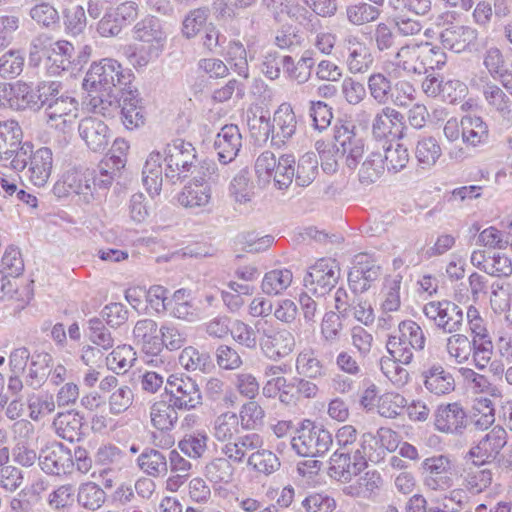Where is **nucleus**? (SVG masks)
Instances as JSON below:
<instances>
[{
    "instance_id": "obj_1",
    "label": "nucleus",
    "mask_w": 512,
    "mask_h": 512,
    "mask_svg": "<svg viewBox=\"0 0 512 512\" xmlns=\"http://www.w3.org/2000/svg\"><path fill=\"white\" fill-rule=\"evenodd\" d=\"M129 77L130 74L124 73L117 60L105 58L93 63L83 81V87L88 92L93 110L105 115L112 107H116L118 103L116 87L126 84Z\"/></svg>"
},
{
    "instance_id": "obj_2",
    "label": "nucleus",
    "mask_w": 512,
    "mask_h": 512,
    "mask_svg": "<svg viewBox=\"0 0 512 512\" xmlns=\"http://www.w3.org/2000/svg\"><path fill=\"white\" fill-rule=\"evenodd\" d=\"M256 123L259 124V140L266 141L270 137L272 146L281 148L296 133L297 119L290 103L284 102L275 110L272 123L269 118L260 116L253 119L250 129L253 135H256L254 129Z\"/></svg>"
},
{
    "instance_id": "obj_3",
    "label": "nucleus",
    "mask_w": 512,
    "mask_h": 512,
    "mask_svg": "<svg viewBox=\"0 0 512 512\" xmlns=\"http://www.w3.org/2000/svg\"><path fill=\"white\" fill-rule=\"evenodd\" d=\"M426 337L421 326L413 320L398 323V329L389 336L386 348L390 356L404 365L410 364L415 351H422Z\"/></svg>"
},
{
    "instance_id": "obj_4",
    "label": "nucleus",
    "mask_w": 512,
    "mask_h": 512,
    "mask_svg": "<svg viewBox=\"0 0 512 512\" xmlns=\"http://www.w3.org/2000/svg\"><path fill=\"white\" fill-rule=\"evenodd\" d=\"M372 443H376L371 434H364L360 448L350 451L336 450L330 458V475L341 482H349L353 476L358 475L367 465V458H371Z\"/></svg>"
},
{
    "instance_id": "obj_5",
    "label": "nucleus",
    "mask_w": 512,
    "mask_h": 512,
    "mask_svg": "<svg viewBox=\"0 0 512 512\" xmlns=\"http://www.w3.org/2000/svg\"><path fill=\"white\" fill-rule=\"evenodd\" d=\"M164 161L166 163L165 177L172 182L187 176L188 172L197 167V156L194 146L183 139H175L167 144Z\"/></svg>"
},
{
    "instance_id": "obj_6",
    "label": "nucleus",
    "mask_w": 512,
    "mask_h": 512,
    "mask_svg": "<svg viewBox=\"0 0 512 512\" xmlns=\"http://www.w3.org/2000/svg\"><path fill=\"white\" fill-rule=\"evenodd\" d=\"M333 443L331 433L309 420L302 423L297 435L292 437V449L303 457H316L324 454Z\"/></svg>"
},
{
    "instance_id": "obj_7",
    "label": "nucleus",
    "mask_w": 512,
    "mask_h": 512,
    "mask_svg": "<svg viewBox=\"0 0 512 512\" xmlns=\"http://www.w3.org/2000/svg\"><path fill=\"white\" fill-rule=\"evenodd\" d=\"M423 485L434 492H444L454 485V462L449 455L425 458L421 464Z\"/></svg>"
},
{
    "instance_id": "obj_8",
    "label": "nucleus",
    "mask_w": 512,
    "mask_h": 512,
    "mask_svg": "<svg viewBox=\"0 0 512 512\" xmlns=\"http://www.w3.org/2000/svg\"><path fill=\"white\" fill-rule=\"evenodd\" d=\"M165 391L169 396V402L177 410L190 411L203 404L200 387L190 377L170 375L166 381Z\"/></svg>"
},
{
    "instance_id": "obj_9",
    "label": "nucleus",
    "mask_w": 512,
    "mask_h": 512,
    "mask_svg": "<svg viewBox=\"0 0 512 512\" xmlns=\"http://www.w3.org/2000/svg\"><path fill=\"white\" fill-rule=\"evenodd\" d=\"M425 317L444 333L461 330L464 320L463 310L450 300H433L422 308Z\"/></svg>"
},
{
    "instance_id": "obj_10",
    "label": "nucleus",
    "mask_w": 512,
    "mask_h": 512,
    "mask_svg": "<svg viewBox=\"0 0 512 512\" xmlns=\"http://www.w3.org/2000/svg\"><path fill=\"white\" fill-rule=\"evenodd\" d=\"M468 423V415L460 402L439 404L433 413L434 429L446 435H463Z\"/></svg>"
},
{
    "instance_id": "obj_11",
    "label": "nucleus",
    "mask_w": 512,
    "mask_h": 512,
    "mask_svg": "<svg viewBox=\"0 0 512 512\" xmlns=\"http://www.w3.org/2000/svg\"><path fill=\"white\" fill-rule=\"evenodd\" d=\"M339 277L340 269L336 261L320 259L309 268L303 282L309 292L324 296L336 285Z\"/></svg>"
},
{
    "instance_id": "obj_12",
    "label": "nucleus",
    "mask_w": 512,
    "mask_h": 512,
    "mask_svg": "<svg viewBox=\"0 0 512 512\" xmlns=\"http://www.w3.org/2000/svg\"><path fill=\"white\" fill-rule=\"evenodd\" d=\"M507 437L503 427L495 426L469 449L465 460H473L475 464L491 463L507 444Z\"/></svg>"
},
{
    "instance_id": "obj_13",
    "label": "nucleus",
    "mask_w": 512,
    "mask_h": 512,
    "mask_svg": "<svg viewBox=\"0 0 512 512\" xmlns=\"http://www.w3.org/2000/svg\"><path fill=\"white\" fill-rule=\"evenodd\" d=\"M296 345L294 335L287 329L264 328L259 338L263 354L270 360L277 361L290 355Z\"/></svg>"
},
{
    "instance_id": "obj_14",
    "label": "nucleus",
    "mask_w": 512,
    "mask_h": 512,
    "mask_svg": "<svg viewBox=\"0 0 512 512\" xmlns=\"http://www.w3.org/2000/svg\"><path fill=\"white\" fill-rule=\"evenodd\" d=\"M78 111V101L63 93L45 108L47 123L50 127L65 133L74 126Z\"/></svg>"
},
{
    "instance_id": "obj_15",
    "label": "nucleus",
    "mask_w": 512,
    "mask_h": 512,
    "mask_svg": "<svg viewBox=\"0 0 512 512\" xmlns=\"http://www.w3.org/2000/svg\"><path fill=\"white\" fill-rule=\"evenodd\" d=\"M346 52L345 64L352 74H364L370 70L374 57L367 44L355 34H347L342 40Z\"/></svg>"
},
{
    "instance_id": "obj_16",
    "label": "nucleus",
    "mask_w": 512,
    "mask_h": 512,
    "mask_svg": "<svg viewBox=\"0 0 512 512\" xmlns=\"http://www.w3.org/2000/svg\"><path fill=\"white\" fill-rule=\"evenodd\" d=\"M39 464L41 469L51 475L71 473L74 468L72 452L62 443H48L40 452Z\"/></svg>"
},
{
    "instance_id": "obj_17",
    "label": "nucleus",
    "mask_w": 512,
    "mask_h": 512,
    "mask_svg": "<svg viewBox=\"0 0 512 512\" xmlns=\"http://www.w3.org/2000/svg\"><path fill=\"white\" fill-rule=\"evenodd\" d=\"M404 116L396 109L385 106L380 109L372 121V134L375 139L385 140V144L389 139H399L403 137L405 129Z\"/></svg>"
},
{
    "instance_id": "obj_18",
    "label": "nucleus",
    "mask_w": 512,
    "mask_h": 512,
    "mask_svg": "<svg viewBox=\"0 0 512 512\" xmlns=\"http://www.w3.org/2000/svg\"><path fill=\"white\" fill-rule=\"evenodd\" d=\"M380 276V266L376 264L373 257L367 253H359L354 256L353 267L348 274V281L351 288L367 291L371 283Z\"/></svg>"
},
{
    "instance_id": "obj_19",
    "label": "nucleus",
    "mask_w": 512,
    "mask_h": 512,
    "mask_svg": "<svg viewBox=\"0 0 512 512\" xmlns=\"http://www.w3.org/2000/svg\"><path fill=\"white\" fill-rule=\"evenodd\" d=\"M91 181L92 174L89 171H67L63 175L62 181L56 183L54 191L59 196L71 194L79 195L85 203H89L94 198Z\"/></svg>"
},
{
    "instance_id": "obj_20",
    "label": "nucleus",
    "mask_w": 512,
    "mask_h": 512,
    "mask_svg": "<svg viewBox=\"0 0 512 512\" xmlns=\"http://www.w3.org/2000/svg\"><path fill=\"white\" fill-rule=\"evenodd\" d=\"M260 444L261 436L259 434L246 433L234 440L223 443L220 453L234 467L236 465H247L251 451L258 448Z\"/></svg>"
},
{
    "instance_id": "obj_21",
    "label": "nucleus",
    "mask_w": 512,
    "mask_h": 512,
    "mask_svg": "<svg viewBox=\"0 0 512 512\" xmlns=\"http://www.w3.org/2000/svg\"><path fill=\"white\" fill-rule=\"evenodd\" d=\"M79 135L85 141L87 147L93 152L104 151L111 140V132L108 126L97 117H86L78 126Z\"/></svg>"
},
{
    "instance_id": "obj_22",
    "label": "nucleus",
    "mask_w": 512,
    "mask_h": 512,
    "mask_svg": "<svg viewBox=\"0 0 512 512\" xmlns=\"http://www.w3.org/2000/svg\"><path fill=\"white\" fill-rule=\"evenodd\" d=\"M334 139L336 153L345 156L346 165L350 169H355L364 154L363 140L345 126L335 131Z\"/></svg>"
},
{
    "instance_id": "obj_23",
    "label": "nucleus",
    "mask_w": 512,
    "mask_h": 512,
    "mask_svg": "<svg viewBox=\"0 0 512 512\" xmlns=\"http://www.w3.org/2000/svg\"><path fill=\"white\" fill-rule=\"evenodd\" d=\"M136 345L147 356H158L163 350V343L158 335V325L152 319H142L136 322L133 329Z\"/></svg>"
},
{
    "instance_id": "obj_24",
    "label": "nucleus",
    "mask_w": 512,
    "mask_h": 512,
    "mask_svg": "<svg viewBox=\"0 0 512 512\" xmlns=\"http://www.w3.org/2000/svg\"><path fill=\"white\" fill-rule=\"evenodd\" d=\"M242 147V136L236 125H225L216 135L214 148L223 164L233 161Z\"/></svg>"
},
{
    "instance_id": "obj_25",
    "label": "nucleus",
    "mask_w": 512,
    "mask_h": 512,
    "mask_svg": "<svg viewBox=\"0 0 512 512\" xmlns=\"http://www.w3.org/2000/svg\"><path fill=\"white\" fill-rule=\"evenodd\" d=\"M423 384L428 392L436 396H443L455 389L453 375L441 364L435 363L422 372Z\"/></svg>"
},
{
    "instance_id": "obj_26",
    "label": "nucleus",
    "mask_w": 512,
    "mask_h": 512,
    "mask_svg": "<svg viewBox=\"0 0 512 512\" xmlns=\"http://www.w3.org/2000/svg\"><path fill=\"white\" fill-rule=\"evenodd\" d=\"M135 40L150 46L165 48L167 33L158 18L146 17L139 21L133 28Z\"/></svg>"
},
{
    "instance_id": "obj_27",
    "label": "nucleus",
    "mask_w": 512,
    "mask_h": 512,
    "mask_svg": "<svg viewBox=\"0 0 512 512\" xmlns=\"http://www.w3.org/2000/svg\"><path fill=\"white\" fill-rule=\"evenodd\" d=\"M48 147L33 152L26 172L28 180L35 186L43 187L49 180L52 171L53 156Z\"/></svg>"
},
{
    "instance_id": "obj_28",
    "label": "nucleus",
    "mask_w": 512,
    "mask_h": 512,
    "mask_svg": "<svg viewBox=\"0 0 512 512\" xmlns=\"http://www.w3.org/2000/svg\"><path fill=\"white\" fill-rule=\"evenodd\" d=\"M477 37L478 32L472 27L452 25L441 32L440 41L444 48L460 53L473 44Z\"/></svg>"
},
{
    "instance_id": "obj_29",
    "label": "nucleus",
    "mask_w": 512,
    "mask_h": 512,
    "mask_svg": "<svg viewBox=\"0 0 512 512\" xmlns=\"http://www.w3.org/2000/svg\"><path fill=\"white\" fill-rule=\"evenodd\" d=\"M466 466L461 473L462 485L471 493H481L488 488L493 480L491 469L486 464H475L473 460H466Z\"/></svg>"
},
{
    "instance_id": "obj_30",
    "label": "nucleus",
    "mask_w": 512,
    "mask_h": 512,
    "mask_svg": "<svg viewBox=\"0 0 512 512\" xmlns=\"http://www.w3.org/2000/svg\"><path fill=\"white\" fill-rule=\"evenodd\" d=\"M126 160L117 155L104 158L98 164L96 170L90 172L92 174L93 190L98 187L100 189H108L114 179L121 173V169L125 167Z\"/></svg>"
},
{
    "instance_id": "obj_31",
    "label": "nucleus",
    "mask_w": 512,
    "mask_h": 512,
    "mask_svg": "<svg viewBox=\"0 0 512 512\" xmlns=\"http://www.w3.org/2000/svg\"><path fill=\"white\" fill-rule=\"evenodd\" d=\"M212 198V190L206 181H199L194 177L184 186L178 196V202L186 208H200L207 206Z\"/></svg>"
},
{
    "instance_id": "obj_32",
    "label": "nucleus",
    "mask_w": 512,
    "mask_h": 512,
    "mask_svg": "<svg viewBox=\"0 0 512 512\" xmlns=\"http://www.w3.org/2000/svg\"><path fill=\"white\" fill-rule=\"evenodd\" d=\"M52 426L62 439L69 442L79 441L82 436L83 417L74 411L58 413Z\"/></svg>"
},
{
    "instance_id": "obj_33",
    "label": "nucleus",
    "mask_w": 512,
    "mask_h": 512,
    "mask_svg": "<svg viewBox=\"0 0 512 512\" xmlns=\"http://www.w3.org/2000/svg\"><path fill=\"white\" fill-rule=\"evenodd\" d=\"M122 122L127 129H134L144 124L145 112L137 91H126L122 94Z\"/></svg>"
},
{
    "instance_id": "obj_34",
    "label": "nucleus",
    "mask_w": 512,
    "mask_h": 512,
    "mask_svg": "<svg viewBox=\"0 0 512 512\" xmlns=\"http://www.w3.org/2000/svg\"><path fill=\"white\" fill-rule=\"evenodd\" d=\"M422 43L402 46L394 57V66L407 74H423Z\"/></svg>"
},
{
    "instance_id": "obj_35",
    "label": "nucleus",
    "mask_w": 512,
    "mask_h": 512,
    "mask_svg": "<svg viewBox=\"0 0 512 512\" xmlns=\"http://www.w3.org/2000/svg\"><path fill=\"white\" fill-rule=\"evenodd\" d=\"M241 429L237 414L235 412L226 411L214 419L211 433L217 442L223 444L240 436Z\"/></svg>"
},
{
    "instance_id": "obj_36",
    "label": "nucleus",
    "mask_w": 512,
    "mask_h": 512,
    "mask_svg": "<svg viewBox=\"0 0 512 512\" xmlns=\"http://www.w3.org/2000/svg\"><path fill=\"white\" fill-rule=\"evenodd\" d=\"M489 129L479 116L462 117V142L469 147H478L488 142Z\"/></svg>"
},
{
    "instance_id": "obj_37",
    "label": "nucleus",
    "mask_w": 512,
    "mask_h": 512,
    "mask_svg": "<svg viewBox=\"0 0 512 512\" xmlns=\"http://www.w3.org/2000/svg\"><path fill=\"white\" fill-rule=\"evenodd\" d=\"M106 492L93 481L81 483L76 490L77 504L86 511L95 512L106 502Z\"/></svg>"
},
{
    "instance_id": "obj_38",
    "label": "nucleus",
    "mask_w": 512,
    "mask_h": 512,
    "mask_svg": "<svg viewBox=\"0 0 512 512\" xmlns=\"http://www.w3.org/2000/svg\"><path fill=\"white\" fill-rule=\"evenodd\" d=\"M23 132L14 120L0 122V160H9L15 149L24 144L22 142Z\"/></svg>"
},
{
    "instance_id": "obj_39",
    "label": "nucleus",
    "mask_w": 512,
    "mask_h": 512,
    "mask_svg": "<svg viewBox=\"0 0 512 512\" xmlns=\"http://www.w3.org/2000/svg\"><path fill=\"white\" fill-rule=\"evenodd\" d=\"M161 161V154L159 152H152L143 167V184L152 196L158 195L161 191L163 181Z\"/></svg>"
},
{
    "instance_id": "obj_40",
    "label": "nucleus",
    "mask_w": 512,
    "mask_h": 512,
    "mask_svg": "<svg viewBox=\"0 0 512 512\" xmlns=\"http://www.w3.org/2000/svg\"><path fill=\"white\" fill-rule=\"evenodd\" d=\"M263 439L258 448L251 451L247 467L257 473L270 475L280 468V460L275 453L263 448Z\"/></svg>"
},
{
    "instance_id": "obj_41",
    "label": "nucleus",
    "mask_w": 512,
    "mask_h": 512,
    "mask_svg": "<svg viewBox=\"0 0 512 512\" xmlns=\"http://www.w3.org/2000/svg\"><path fill=\"white\" fill-rule=\"evenodd\" d=\"M52 362V356L45 352L34 353L31 356V362L28 372L25 376V383L32 389H39L46 381L49 373L48 369Z\"/></svg>"
},
{
    "instance_id": "obj_42",
    "label": "nucleus",
    "mask_w": 512,
    "mask_h": 512,
    "mask_svg": "<svg viewBox=\"0 0 512 512\" xmlns=\"http://www.w3.org/2000/svg\"><path fill=\"white\" fill-rule=\"evenodd\" d=\"M380 15V8L364 1L351 3L345 8L346 20L353 26H363L375 22Z\"/></svg>"
},
{
    "instance_id": "obj_43",
    "label": "nucleus",
    "mask_w": 512,
    "mask_h": 512,
    "mask_svg": "<svg viewBox=\"0 0 512 512\" xmlns=\"http://www.w3.org/2000/svg\"><path fill=\"white\" fill-rule=\"evenodd\" d=\"M166 311L175 318L193 321L196 313L191 301V292L184 288L176 290L169 299Z\"/></svg>"
},
{
    "instance_id": "obj_44",
    "label": "nucleus",
    "mask_w": 512,
    "mask_h": 512,
    "mask_svg": "<svg viewBox=\"0 0 512 512\" xmlns=\"http://www.w3.org/2000/svg\"><path fill=\"white\" fill-rule=\"evenodd\" d=\"M125 459V452L113 444L101 445L94 456L95 463L105 467V469L100 472L101 477H104L109 471L121 469Z\"/></svg>"
},
{
    "instance_id": "obj_45",
    "label": "nucleus",
    "mask_w": 512,
    "mask_h": 512,
    "mask_svg": "<svg viewBox=\"0 0 512 512\" xmlns=\"http://www.w3.org/2000/svg\"><path fill=\"white\" fill-rule=\"evenodd\" d=\"M150 420L157 430H171L178 420L177 409L171 402L156 401L150 407Z\"/></svg>"
},
{
    "instance_id": "obj_46",
    "label": "nucleus",
    "mask_w": 512,
    "mask_h": 512,
    "mask_svg": "<svg viewBox=\"0 0 512 512\" xmlns=\"http://www.w3.org/2000/svg\"><path fill=\"white\" fill-rule=\"evenodd\" d=\"M295 368L299 375L309 379H317L325 375L324 365L312 348H305L299 352L296 357Z\"/></svg>"
},
{
    "instance_id": "obj_47",
    "label": "nucleus",
    "mask_w": 512,
    "mask_h": 512,
    "mask_svg": "<svg viewBox=\"0 0 512 512\" xmlns=\"http://www.w3.org/2000/svg\"><path fill=\"white\" fill-rule=\"evenodd\" d=\"M75 498V486L71 483H65L55 487L47 495L46 503L53 512H67L73 508Z\"/></svg>"
},
{
    "instance_id": "obj_48",
    "label": "nucleus",
    "mask_w": 512,
    "mask_h": 512,
    "mask_svg": "<svg viewBox=\"0 0 512 512\" xmlns=\"http://www.w3.org/2000/svg\"><path fill=\"white\" fill-rule=\"evenodd\" d=\"M236 468L222 455L212 458L205 465L206 478L215 484H229L234 480Z\"/></svg>"
},
{
    "instance_id": "obj_49",
    "label": "nucleus",
    "mask_w": 512,
    "mask_h": 512,
    "mask_svg": "<svg viewBox=\"0 0 512 512\" xmlns=\"http://www.w3.org/2000/svg\"><path fill=\"white\" fill-rule=\"evenodd\" d=\"M85 334L89 341L100 350L108 351L115 344L111 331L100 318L93 317L87 321Z\"/></svg>"
},
{
    "instance_id": "obj_50",
    "label": "nucleus",
    "mask_w": 512,
    "mask_h": 512,
    "mask_svg": "<svg viewBox=\"0 0 512 512\" xmlns=\"http://www.w3.org/2000/svg\"><path fill=\"white\" fill-rule=\"evenodd\" d=\"M179 364L188 372H208L213 364L206 352H200L193 346L185 347L179 355Z\"/></svg>"
},
{
    "instance_id": "obj_51",
    "label": "nucleus",
    "mask_w": 512,
    "mask_h": 512,
    "mask_svg": "<svg viewBox=\"0 0 512 512\" xmlns=\"http://www.w3.org/2000/svg\"><path fill=\"white\" fill-rule=\"evenodd\" d=\"M164 49L142 43L141 45H128L124 48V55L134 68H144L156 60Z\"/></svg>"
},
{
    "instance_id": "obj_52",
    "label": "nucleus",
    "mask_w": 512,
    "mask_h": 512,
    "mask_svg": "<svg viewBox=\"0 0 512 512\" xmlns=\"http://www.w3.org/2000/svg\"><path fill=\"white\" fill-rule=\"evenodd\" d=\"M137 462L144 473L153 477L164 476L168 471V463L165 455L155 449L142 452Z\"/></svg>"
},
{
    "instance_id": "obj_53",
    "label": "nucleus",
    "mask_w": 512,
    "mask_h": 512,
    "mask_svg": "<svg viewBox=\"0 0 512 512\" xmlns=\"http://www.w3.org/2000/svg\"><path fill=\"white\" fill-rule=\"evenodd\" d=\"M446 339V351L450 359H453L457 364H464L468 362L473 351L472 340L466 335L460 333H451Z\"/></svg>"
},
{
    "instance_id": "obj_54",
    "label": "nucleus",
    "mask_w": 512,
    "mask_h": 512,
    "mask_svg": "<svg viewBox=\"0 0 512 512\" xmlns=\"http://www.w3.org/2000/svg\"><path fill=\"white\" fill-rule=\"evenodd\" d=\"M442 155V149L433 137H423L415 148V157L423 169L432 168Z\"/></svg>"
},
{
    "instance_id": "obj_55",
    "label": "nucleus",
    "mask_w": 512,
    "mask_h": 512,
    "mask_svg": "<svg viewBox=\"0 0 512 512\" xmlns=\"http://www.w3.org/2000/svg\"><path fill=\"white\" fill-rule=\"evenodd\" d=\"M383 149V164H386L389 172L397 173L407 166L410 155L408 149L404 145L397 141H389L388 146L385 144L383 145Z\"/></svg>"
},
{
    "instance_id": "obj_56",
    "label": "nucleus",
    "mask_w": 512,
    "mask_h": 512,
    "mask_svg": "<svg viewBox=\"0 0 512 512\" xmlns=\"http://www.w3.org/2000/svg\"><path fill=\"white\" fill-rule=\"evenodd\" d=\"M237 416L242 430L253 431L264 424L265 411L257 401L250 399L240 407Z\"/></svg>"
},
{
    "instance_id": "obj_57",
    "label": "nucleus",
    "mask_w": 512,
    "mask_h": 512,
    "mask_svg": "<svg viewBox=\"0 0 512 512\" xmlns=\"http://www.w3.org/2000/svg\"><path fill=\"white\" fill-rule=\"evenodd\" d=\"M293 274L289 269H274L267 272L262 280V291L267 295H278L292 283Z\"/></svg>"
},
{
    "instance_id": "obj_58",
    "label": "nucleus",
    "mask_w": 512,
    "mask_h": 512,
    "mask_svg": "<svg viewBox=\"0 0 512 512\" xmlns=\"http://www.w3.org/2000/svg\"><path fill=\"white\" fill-rule=\"evenodd\" d=\"M253 184L250 181L249 171L241 169L231 180L229 195L238 204H246L253 197Z\"/></svg>"
},
{
    "instance_id": "obj_59",
    "label": "nucleus",
    "mask_w": 512,
    "mask_h": 512,
    "mask_svg": "<svg viewBox=\"0 0 512 512\" xmlns=\"http://www.w3.org/2000/svg\"><path fill=\"white\" fill-rule=\"evenodd\" d=\"M209 438L205 431H195L185 434L178 442L179 450L191 459L201 458L207 450Z\"/></svg>"
},
{
    "instance_id": "obj_60",
    "label": "nucleus",
    "mask_w": 512,
    "mask_h": 512,
    "mask_svg": "<svg viewBox=\"0 0 512 512\" xmlns=\"http://www.w3.org/2000/svg\"><path fill=\"white\" fill-rule=\"evenodd\" d=\"M135 352L129 345H119L106 357L107 367L117 374L125 373L136 360Z\"/></svg>"
},
{
    "instance_id": "obj_61",
    "label": "nucleus",
    "mask_w": 512,
    "mask_h": 512,
    "mask_svg": "<svg viewBox=\"0 0 512 512\" xmlns=\"http://www.w3.org/2000/svg\"><path fill=\"white\" fill-rule=\"evenodd\" d=\"M402 277L395 275L385 279L381 291L383 311H398L401 306V290Z\"/></svg>"
},
{
    "instance_id": "obj_62",
    "label": "nucleus",
    "mask_w": 512,
    "mask_h": 512,
    "mask_svg": "<svg viewBox=\"0 0 512 512\" xmlns=\"http://www.w3.org/2000/svg\"><path fill=\"white\" fill-rule=\"evenodd\" d=\"M318 174V161L314 153L304 154L298 161L295 169V182L298 186L307 187Z\"/></svg>"
},
{
    "instance_id": "obj_63",
    "label": "nucleus",
    "mask_w": 512,
    "mask_h": 512,
    "mask_svg": "<svg viewBox=\"0 0 512 512\" xmlns=\"http://www.w3.org/2000/svg\"><path fill=\"white\" fill-rule=\"evenodd\" d=\"M295 158L293 155L284 154L278 158L272 175L275 186L280 189L288 188L295 175Z\"/></svg>"
},
{
    "instance_id": "obj_64",
    "label": "nucleus",
    "mask_w": 512,
    "mask_h": 512,
    "mask_svg": "<svg viewBox=\"0 0 512 512\" xmlns=\"http://www.w3.org/2000/svg\"><path fill=\"white\" fill-rule=\"evenodd\" d=\"M384 172L382 154L371 152L362 163L359 169V180L361 183L369 185L376 182Z\"/></svg>"
}]
</instances>
